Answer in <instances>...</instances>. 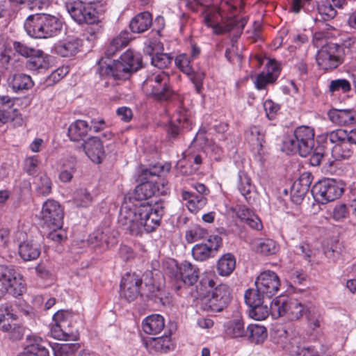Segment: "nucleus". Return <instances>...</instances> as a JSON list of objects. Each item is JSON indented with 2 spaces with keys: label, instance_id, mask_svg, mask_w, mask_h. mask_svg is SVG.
Instances as JSON below:
<instances>
[{
  "label": "nucleus",
  "instance_id": "f257e3e1",
  "mask_svg": "<svg viewBox=\"0 0 356 356\" xmlns=\"http://www.w3.org/2000/svg\"><path fill=\"white\" fill-rule=\"evenodd\" d=\"M163 209L158 203L153 207L149 204L124 203L120 210L118 223L132 235L140 234L143 230L150 233L160 225Z\"/></svg>",
  "mask_w": 356,
  "mask_h": 356
},
{
  "label": "nucleus",
  "instance_id": "f03ea898",
  "mask_svg": "<svg viewBox=\"0 0 356 356\" xmlns=\"http://www.w3.org/2000/svg\"><path fill=\"white\" fill-rule=\"evenodd\" d=\"M26 33L34 38H49L58 35L63 24L54 15L40 13L29 15L24 24Z\"/></svg>",
  "mask_w": 356,
  "mask_h": 356
},
{
  "label": "nucleus",
  "instance_id": "7ed1b4c3",
  "mask_svg": "<svg viewBox=\"0 0 356 356\" xmlns=\"http://www.w3.org/2000/svg\"><path fill=\"white\" fill-rule=\"evenodd\" d=\"M29 309V307L24 305V302L20 300L0 306V330L7 333L9 339L19 340L24 334L22 327L16 323L11 324L10 319L16 320L19 312L28 315Z\"/></svg>",
  "mask_w": 356,
  "mask_h": 356
},
{
  "label": "nucleus",
  "instance_id": "20e7f679",
  "mask_svg": "<svg viewBox=\"0 0 356 356\" xmlns=\"http://www.w3.org/2000/svg\"><path fill=\"white\" fill-rule=\"evenodd\" d=\"M65 8L71 17L79 24L83 23L94 25L88 29L87 32L94 35L101 32L102 26L99 19L96 9L83 0H67Z\"/></svg>",
  "mask_w": 356,
  "mask_h": 356
},
{
  "label": "nucleus",
  "instance_id": "39448f33",
  "mask_svg": "<svg viewBox=\"0 0 356 356\" xmlns=\"http://www.w3.org/2000/svg\"><path fill=\"white\" fill-rule=\"evenodd\" d=\"M165 274L171 279L176 290L184 286H193L199 278V268L188 261H184L179 265L175 260L166 263Z\"/></svg>",
  "mask_w": 356,
  "mask_h": 356
},
{
  "label": "nucleus",
  "instance_id": "423d86ee",
  "mask_svg": "<svg viewBox=\"0 0 356 356\" xmlns=\"http://www.w3.org/2000/svg\"><path fill=\"white\" fill-rule=\"evenodd\" d=\"M143 89L147 96L160 102L169 101L174 95L169 74L163 71L148 76L143 83Z\"/></svg>",
  "mask_w": 356,
  "mask_h": 356
},
{
  "label": "nucleus",
  "instance_id": "0eeeda50",
  "mask_svg": "<svg viewBox=\"0 0 356 356\" xmlns=\"http://www.w3.org/2000/svg\"><path fill=\"white\" fill-rule=\"evenodd\" d=\"M314 129L309 126H299L296 128L293 135L284 141V147L291 152H298L300 156L310 155L315 145Z\"/></svg>",
  "mask_w": 356,
  "mask_h": 356
},
{
  "label": "nucleus",
  "instance_id": "6e6552de",
  "mask_svg": "<svg viewBox=\"0 0 356 356\" xmlns=\"http://www.w3.org/2000/svg\"><path fill=\"white\" fill-rule=\"evenodd\" d=\"M24 291L22 276L13 267L0 265V298L6 293L21 296Z\"/></svg>",
  "mask_w": 356,
  "mask_h": 356
},
{
  "label": "nucleus",
  "instance_id": "1a4fd4ad",
  "mask_svg": "<svg viewBox=\"0 0 356 356\" xmlns=\"http://www.w3.org/2000/svg\"><path fill=\"white\" fill-rule=\"evenodd\" d=\"M315 200L326 204L339 198L343 193L342 184L333 179H325L318 181L312 189Z\"/></svg>",
  "mask_w": 356,
  "mask_h": 356
},
{
  "label": "nucleus",
  "instance_id": "9d476101",
  "mask_svg": "<svg viewBox=\"0 0 356 356\" xmlns=\"http://www.w3.org/2000/svg\"><path fill=\"white\" fill-rule=\"evenodd\" d=\"M231 300L230 291L226 284L216 287L211 296L202 299L203 309L207 312H219L227 305Z\"/></svg>",
  "mask_w": 356,
  "mask_h": 356
},
{
  "label": "nucleus",
  "instance_id": "9b49d317",
  "mask_svg": "<svg viewBox=\"0 0 356 356\" xmlns=\"http://www.w3.org/2000/svg\"><path fill=\"white\" fill-rule=\"evenodd\" d=\"M41 218L44 226L49 229H60L63 224L61 206L54 200H47L43 203Z\"/></svg>",
  "mask_w": 356,
  "mask_h": 356
},
{
  "label": "nucleus",
  "instance_id": "f8f14e48",
  "mask_svg": "<svg viewBox=\"0 0 356 356\" xmlns=\"http://www.w3.org/2000/svg\"><path fill=\"white\" fill-rule=\"evenodd\" d=\"M256 288L264 297L270 299L275 295L280 286V278L277 275L270 270L261 273L255 281Z\"/></svg>",
  "mask_w": 356,
  "mask_h": 356
},
{
  "label": "nucleus",
  "instance_id": "ddd939ff",
  "mask_svg": "<svg viewBox=\"0 0 356 356\" xmlns=\"http://www.w3.org/2000/svg\"><path fill=\"white\" fill-rule=\"evenodd\" d=\"M147 277L151 280L145 283V288L141 289L143 296L152 300L156 303H163V290L161 286L163 275L159 270L147 272Z\"/></svg>",
  "mask_w": 356,
  "mask_h": 356
},
{
  "label": "nucleus",
  "instance_id": "4468645a",
  "mask_svg": "<svg viewBox=\"0 0 356 356\" xmlns=\"http://www.w3.org/2000/svg\"><path fill=\"white\" fill-rule=\"evenodd\" d=\"M142 279L136 273H127L120 284L121 296L128 302L135 300L139 296H143Z\"/></svg>",
  "mask_w": 356,
  "mask_h": 356
},
{
  "label": "nucleus",
  "instance_id": "2eb2a0df",
  "mask_svg": "<svg viewBox=\"0 0 356 356\" xmlns=\"http://www.w3.org/2000/svg\"><path fill=\"white\" fill-rule=\"evenodd\" d=\"M339 49V47L334 44L322 47L316 54L318 65L325 70L337 68L341 63Z\"/></svg>",
  "mask_w": 356,
  "mask_h": 356
},
{
  "label": "nucleus",
  "instance_id": "dca6fc26",
  "mask_svg": "<svg viewBox=\"0 0 356 356\" xmlns=\"http://www.w3.org/2000/svg\"><path fill=\"white\" fill-rule=\"evenodd\" d=\"M99 65V72L101 76H111L115 79H127L133 73L120 58L113 61L112 63H106L102 59Z\"/></svg>",
  "mask_w": 356,
  "mask_h": 356
},
{
  "label": "nucleus",
  "instance_id": "f3484780",
  "mask_svg": "<svg viewBox=\"0 0 356 356\" xmlns=\"http://www.w3.org/2000/svg\"><path fill=\"white\" fill-rule=\"evenodd\" d=\"M222 245V238L218 235L209 236L205 244H196L192 249L193 258L197 261H205Z\"/></svg>",
  "mask_w": 356,
  "mask_h": 356
},
{
  "label": "nucleus",
  "instance_id": "a211bd4d",
  "mask_svg": "<svg viewBox=\"0 0 356 356\" xmlns=\"http://www.w3.org/2000/svg\"><path fill=\"white\" fill-rule=\"evenodd\" d=\"M175 63L176 66L184 74L189 76L195 84L196 90L199 92L202 88V81L204 77L202 73H194L190 57L186 54H181L176 56Z\"/></svg>",
  "mask_w": 356,
  "mask_h": 356
},
{
  "label": "nucleus",
  "instance_id": "6ab92c4d",
  "mask_svg": "<svg viewBox=\"0 0 356 356\" xmlns=\"http://www.w3.org/2000/svg\"><path fill=\"white\" fill-rule=\"evenodd\" d=\"M26 346L20 356H49V351L45 346L47 342L42 337L31 334L26 337Z\"/></svg>",
  "mask_w": 356,
  "mask_h": 356
},
{
  "label": "nucleus",
  "instance_id": "aec40b11",
  "mask_svg": "<svg viewBox=\"0 0 356 356\" xmlns=\"http://www.w3.org/2000/svg\"><path fill=\"white\" fill-rule=\"evenodd\" d=\"M312 175L305 172L299 179L294 181L291 188V197L293 202L300 204L310 188Z\"/></svg>",
  "mask_w": 356,
  "mask_h": 356
},
{
  "label": "nucleus",
  "instance_id": "412c9836",
  "mask_svg": "<svg viewBox=\"0 0 356 356\" xmlns=\"http://www.w3.org/2000/svg\"><path fill=\"white\" fill-rule=\"evenodd\" d=\"M81 147L85 154L95 163H100L104 157V149L102 142L97 137L92 136L85 140Z\"/></svg>",
  "mask_w": 356,
  "mask_h": 356
},
{
  "label": "nucleus",
  "instance_id": "4be33fe9",
  "mask_svg": "<svg viewBox=\"0 0 356 356\" xmlns=\"http://www.w3.org/2000/svg\"><path fill=\"white\" fill-rule=\"evenodd\" d=\"M233 211L237 217L245 222L250 228L257 231L263 229V224L260 218L252 210L244 205H237Z\"/></svg>",
  "mask_w": 356,
  "mask_h": 356
},
{
  "label": "nucleus",
  "instance_id": "5701e85b",
  "mask_svg": "<svg viewBox=\"0 0 356 356\" xmlns=\"http://www.w3.org/2000/svg\"><path fill=\"white\" fill-rule=\"evenodd\" d=\"M26 63V67L37 73H42L50 67L49 56L42 50L36 49Z\"/></svg>",
  "mask_w": 356,
  "mask_h": 356
},
{
  "label": "nucleus",
  "instance_id": "b1692460",
  "mask_svg": "<svg viewBox=\"0 0 356 356\" xmlns=\"http://www.w3.org/2000/svg\"><path fill=\"white\" fill-rule=\"evenodd\" d=\"M346 0H321L318 3V12L324 21L334 18L337 14L336 8H342Z\"/></svg>",
  "mask_w": 356,
  "mask_h": 356
},
{
  "label": "nucleus",
  "instance_id": "393cba45",
  "mask_svg": "<svg viewBox=\"0 0 356 356\" xmlns=\"http://www.w3.org/2000/svg\"><path fill=\"white\" fill-rule=\"evenodd\" d=\"M81 46V40L77 38H69L67 40L59 41L56 44L55 52L63 56L70 57L74 56Z\"/></svg>",
  "mask_w": 356,
  "mask_h": 356
},
{
  "label": "nucleus",
  "instance_id": "a878e982",
  "mask_svg": "<svg viewBox=\"0 0 356 356\" xmlns=\"http://www.w3.org/2000/svg\"><path fill=\"white\" fill-rule=\"evenodd\" d=\"M19 254L26 261H32L38 258L41 252L40 244L35 240H26L19 245Z\"/></svg>",
  "mask_w": 356,
  "mask_h": 356
},
{
  "label": "nucleus",
  "instance_id": "bb28decb",
  "mask_svg": "<svg viewBox=\"0 0 356 356\" xmlns=\"http://www.w3.org/2000/svg\"><path fill=\"white\" fill-rule=\"evenodd\" d=\"M8 85L15 92H24L31 89L34 82L31 76L24 73H17L9 78Z\"/></svg>",
  "mask_w": 356,
  "mask_h": 356
},
{
  "label": "nucleus",
  "instance_id": "cd10ccee",
  "mask_svg": "<svg viewBox=\"0 0 356 356\" xmlns=\"http://www.w3.org/2000/svg\"><path fill=\"white\" fill-rule=\"evenodd\" d=\"M330 120L339 125L356 123V111L353 109H335L328 113Z\"/></svg>",
  "mask_w": 356,
  "mask_h": 356
},
{
  "label": "nucleus",
  "instance_id": "c85d7f7f",
  "mask_svg": "<svg viewBox=\"0 0 356 356\" xmlns=\"http://www.w3.org/2000/svg\"><path fill=\"white\" fill-rule=\"evenodd\" d=\"M181 198L185 202L188 209L193 213H197L207 202V199L204 195H197L187 191L181 192Z\"/></svg>",
  "mask_w": 356,
  "mask_h": 356
},
{
  "label": "nucleus",
  "instance_id": "c756f323",
  "mask_svg": "<svg viewBox=\"0 0 356 356\" xmlns=\"http://www.w3.org/2000/svg\"><path fill=\"white\" fill-rule=\"evenodd\" d=\"M246 23L247 19L245 17L239 19L235 16H230L225 24L222 25L217 24L214 26L215 33L222 34L232 31H236L237 34H241Z\"/></svg>",
  "mask_w": 356,
  "mask_h": 356
},
{
  "label": "nucleus",
  "instance_id": "7c9ffc66",
  "mask_svg": "<svg viewBox=\"0 0 356 356\" xmlns=\"http://www.w3.org/2000/svg\"><path fill=\"white\" fill-rule=\"evenodd\" d=\"M160 193L156 181L147 180L138 184L134 190V197L138 200H146Z\"/></svg>",
  "mask_w": 356,
  "mask_h": 356
},
{
  "label": "nucleus",
  "instance_id": "2f4dec72",
  "mask_svg": "<svg viewBox=\"0 0 356 356\" xmlns=\"http://www.w3.org/2000/svg\"><path fill=\"white\" fill-rule=\"evenodd\" d=\"M143 331L149 334H157L165 327L164 318L160 314H152L142 322Z\"/></svg>",
  "mask_w": 356,
  "mask_h": 356
},
{
  "label": "nucleus",
  "instance_id": "473e14b6",
  "mask_svg": "<svg viewBox=\"0 0 356 356\" xmlns=\"http://www.w3.org/2000/svg\"><path fill=\"white\" fill-rule=\"evenodd\" d=\"M152 23V15L149 12H143L131 19L129 27L132 32L140 33L148 30Z\"/></svg>",
  "mask_w": 356,
  "mask_h": 356
},
{
  "label": "nucleus",
  "instance_id": "72a5a7b5",
  "mask_svg": "<svg viewBox=\"0 0 356 356\" xmlns=\"http://www.w3.org/2000/svg\"><path fill=\"white\" fill-rule=\"evenodd\" d=\"M131 39V35L128 31H121L119 35L113 38L110 42L106 49L105 55L107 57L113 56L122 48L125 47L129 44Z\"/></svg>",
  "mask_w": 356,
  "mask_h": 356
},
{
  "label": "nucleus",
  "instance_id": "f704fd0d",
  "mask_svg": "<svg viewBox=\"0 0 356 356\" xmlns=\"http://www.w3.org/2000/svg\"><path fill=\"white\" fill-rule=\"evenodd\" d=\"M255 251L264 256L275 254L279 248L276 242L270 238H257L252 242Z\"/></svg>",
  "mask_w": 356,
  "mask_h": 356
},
{
  "label": "nucleus",
  "instance_id": "c9c22d12",
  "mask_svg": "<svg viewBox=\"0 0 356 356\" xmlns=\"http://www.w3.org/2000/svg\"><path fill=\"white\" fill-rule=\"evenodd\" d=\"M89 125L83 120H77L68 127V136L72 141H80L88 133Z\"/></svg>",
  "mask_w": 356,
  "mask_h": 356
},
{
  "label": "nucleus",
  "instance_id": "e433bc0d",
  "mask_svg": "<svg viewBox=\"0 0 356 356\" xmlns=\"http://www.w3.org/2000/svg\"><path fill=\"white\" fill-rule=\"evenodd\" d=\"M238 188L241 194L245 197L248 204H252L254 198L252 197L253 186L249 176L243 171L238 172Z\"/></svg>",
  "mask_w": 356,
  "mask_h": 356
},
{
  "label": "nucleus",
  "instance_id": "4c0bfd02",
  "mask_svg": "<svg viewBox=\"0 0 356 356\" xmlns=\"http://www.w3.org/2000/svg\"><path fill=\"white\" fill-rule=\"evenodd\" d=\"M236 267L235 257L231 253L223 254L218 261L217 271L221 276H229Z\"/></svg>",
  "mask_w": 356,
  "mask_h": 356
},
{
  "label": "nucleus",
  "instance_id": "58836bf2",
  "mask_svg": "<svg viewBox=\"0 0 356 356\" xmlns=\"http://www.w3.org/2000/svg\"><path fill=\"white\" fill-rule=\"evenodd\" d=\"M33 184L35 191L38 195L47 196L51 193L52 181L46 173L37 176Z\"/></svg>",
  "mask_w": 356,
  "mask_h": 356
},
{
  "label": "nucleus",
  "instance_id": "ea45409f",
  "mask_svg": "<svg viewBox=\"0 0 356 356\" xmlns=\"http://www.w3.org/2000/svg\"><path fill=\"white\" fill-rule=\"evenodd\" d=\"M246 338L254 343H260L267 337L266 328L259 324H250L246 329Z\"/></svg>",
  "mask_w": 356,
  "mask_h": 356
},
{
  "label": "nucleus",
  "instance_id": "a19ab883",
  "mask_svg": "<svg viewBox=\"0 0 356 356\" xmlns=\"http://www.w3.org/2000/svg\"><path fill=\"white\" fill-rule=\"evenodd\" d=\"M309 306H305L298 300L289 298L286 318L290 321L300 319L303 314H306V309Z\"/></svg>",
  "mask_w": 356,
  "mask_h": 356
},
{
  "label": "nucleus",
  "instance_id": "79ce46f5",
  "mask_svg": "<svg viewBox=\"0 0 356 356\" xmlns=\"http://www.w3.org/2000/svg\"><path fill=\"white\" fill-rule=\"evenodd\" d=\"M289 298L277 296L273 300L270 306V314L273 318L286 316Z\"/></svg>",
  "mask_w": 356,
  "mask_h": 356
},
{
  "label": "nucleus",
  "instance_id": "37998d69",
  "mask_svg": "<svg viewBox=\"0 0 356 356\" xmlns=\"http://www.w3.org/2000/svg\"><path fill=\"white\" fill-rule=\"evenodd\" d=\"M120 58L132 72L137 71L141 67L142 57L139 53L133 50L128 49Z\"/></svg>",
  "mask_w": 356,
  "mask_h": 356
},
{
  "label": "nucleus",
  "instance_id": "c03bdc74",
  "mask_svg": "<svg viewBox=\"0 0 356 356\" xmlns=\"http://www.w3.org/2000/svg\"><path fill=\"white\" fill-rule=\"evenodd\" d=\"M71 318V312L65 310H59L53 316L54 322L59 323V326L61 327L70 339H72V335L73 334L72 331L70 330Z\"/></svg>",
  "mask_w": 356,
  "mask_h": 356
},
{
  "label": "nucleus",
  "instance_id": "a18cd8bd",
  "mask_svg": "<svg viewBox=\"0 0 356 356\" xmlns=\"http://www.w3.org/2000/svg\"><path fill=\"white\" fill-rule=\"evenodd\" d=\"M306 317L307 318L309 327L315 330L319 327L323 321L322 312L314 305H309L306 309Z\"/></svg>",
  "mask_w": 356,
  "mask_h": 356
},
{
  "label": "nucleus",
  "instance_id": "49530a36",
  "mask_svg": "<svg viewBox=\"0 0 356 356\" xmlns=\"http://www.w3.org/2000/svg\"><path fill=\"white\" fill-rule=\"evenodd\" d=\"M15 102L14 98L8 95L0 96V122L6 123L12 118L10 110H13Z\"/></svg>",
  "mask_w": 356,
  "mask_h": 356
},
{
  "label": "nucleus",
  "instance_id": "de8ad7c7",
  "mask_svg": "<svg viewBox=\"0 0 356 356\" xmlns=\"http://www.w3.org/2000/svg\"><path fill=\"white\" fill-rule=\"evenodd\" d=\"M225 331L227 334L232 338L245 337L247 334L244 323L240 319L228 322L226 325Z\"/></svg>",
  "mask_w": 356,
  "mask_h": 356
},
{
  "label": "nucleus",
  "instance_id": "09e8293b",
  "mask_svg": "<svg viewBox=\"0 0 356 356\" xmlns=\"http://www.w3.org/2000/svg\"><path fill=\"white\" fill-rule=\"evenodd\" d=\"M246 134L249 142L256 145L258 150L261 149L263 143L265 142L264 129L260 127L253 126L248 129Z\"/></svg>",
  "mask_w": 356,
  "mask_h": 356
},
{
  "label": "nucleus",
  "instance_id": "8fccbe9b",
  "mask_svg": "<svg viewBox=\"0 0 356 356\" xmlns=\"http://www.w3.org/2000/svg\"><path fill=\"white\" fill-rule=\"evenodd\" d=\"M51 348L55 356H68L74 354L80 345L77 343H55Z\"/></svg>",
  "mask_w": 356,
  "mask_h": 356
},
{
  "label": "nucleus",
  "instance_id": "3c124183",
  "mask_svg": "<svg viewBox=\"0 0 356 356\" xmlns=\"http://www.w3.org/2000/svg\"><path fill=\"white\" fill-rule=\"evenodd\" d=\"M92 195L86 188H79L74 193L73 201L79 207H88L92 204Z\"/></svg>",
  "mask_w": 356,
  "mask_h": 356
},
{
  "label": "nucleus",
  "instance_id": "603ef678",
  "mask_svg": "<svg viewBox=\"0 0 356 356\" xmlns=\"http://www.w3.org/2000/svg\"><path fill=\"white\" fill-rule=\"evenodd\" d=\"M352 147L345 143L341 145H335L332 150V154L336 160H348L353 155Z\"/></svg>",
  "mask_w": 356,
  "mask_h": 356
},
{
  "label": "nucleus",
  "instance_id": "864d4df0",
  "mask_svg": "<svg viewBox=\"0 0 356 356\" xmlns=\"http://www.w3.org/2000/svg\"><path fill=\"white\" fill-rule=\"evenodd\" d=\"M270 314V307L265 302L253 306L249 309V316L256 321L266 319Z\"/></svg>",
  "mask_w": 356,
  "mask_h": 356
},
{
  "label": "nucleus",
  "instance_id": "5fc2aeb1",
  "mask_svg": "<svg viewBox=\"0 0 356 356\" xmlns=\"http://www.w3.org/2000/svg\"><path fill=\"white\" fill-rule=\"evenodd\" d=\"M351 90L349 81L346 79H337L332 80L329 85V91L332 94L346 93Z\"/></svg>",
  "mask_w": 356,
  "mask_h": 356
},
{
  "label": "nucleus",
  "instance_id": "6e6d98bb",
  "mask_svg": "<svg viewBox=\"0 0 356 356\" xmlns=\"http://www.w3.org/2000/svg\"><path fill=\"white\" fill-rule=\"evenodd\" d=\"M208 236L207 231L199 225H193L186 232V240L188 243H193L203 239Z\"/></svg>",
  "mask_w": 356,
  "mask_h": 356
},
{
  "label": "nucleus",
  "instance_id": "4d7b16f0",
  "mask_svg": "<svg viewBox=\"0 0 356 356\" xmlns=\"http://www.w3.org/2000/svg\"><path fill=\"white\" fill-rule=\"evenodd\" d=\"M216 282L209 276L205 275L201 278L199 285L197 286V291L200 296H205L207 293L213 291L216 288Z\"/></svg>",
  "mask_w": 356,
  "mask_h": 356
},
{
  "label": "nucleus",
  "instance_id": "13d9d810",
  "mask_svg": "<svg viewBox=\"0 0 356 356\" xmlns=\"http://www.w3.org/2000/svg\"><path fill=\"white\" fill-rule=\"evenodd\" d=\"M245 302L249 308L265 302V298L261 293L256 289H248L244 295Z\"/></svg>",
  "mask_w": 356,
  "mask_h": 356
},
{
  "label": "nucleus",
  "instance_id": "bf43d9fd",
  "mask_svg": "<svg viewBox=\"0 0 356 356\" xmlns=\"http://www.w3.org/2000/svg\"><path fill=\"white\" fill-rule=\"evenodd\" d=\"M178 122V124H175L174 122H170L169 125L167 127V133L172 137H176L179 133L180 128H188V119L186 116H179L176 119Z\"/></svg>",
  "mask_w": 356,
  "mask_h": 356
},
{
  "label": "nucleus",
  "instance_id": "052dcab7",
  "mask_svg": "<svg viewBox=\"0 0 356 356\" xmlns=\"http://www.w3.org/2000/svg\"><path fill=\"white\" fill-rule=\"evenodd\" d=\"M40 163L39 156L33 155L26 157L24 162V170L31 176H33L38 171Z\"/></svg>",
  "mask_w": 356,
  "mask_h": 356
},
{
  "label": "nucleus",
  "instance_id": "680f3d73",
  "mask_svg": "<svg viewBox=\"0 0 356 356\" xmlns=\"http://www.w3.org/2000/svg\"><path fill=\"white\" fill-rule=\"evenodd\" d=\"M346 129H336L326 134V140H330L331 143L341 145L346 141L347 137Z\"/></svg>",
  "mask_w": 356,
  "mask_h": 356
},
{
  "label": "nucleus",
  "instance_id": "e2e57ef3",
  "mask_svg": "<svg viewBox=\"0 0 356 356\" xmlns=\"http://www.w3.org/2000/svg\"><path fill=\"white\" fill-rule=\"evenodd\" d=\"M172 57L168 54L160 53L153 56L151 58L152 64L160 69L167 67L171 63Z\"/></svg>",
  "mask_w": 356,
  "mask_h": 356
},
{
  "label": "nucleus",
  "instance_id": "0e129e2a",
  "mask_svg": "<svg viewBox=\"0 0 356 356\" xmlns=\"http://www.w3.org/2000/svg\"><path fill=\"white\" fill-rule=\"evenodd\" d=\"M261 73L266 74V76L271 77L272 80L276 81L280 74V68L275 61L269 60L266 65L265 70Z\"/></svg>",
  "mask_w": 356,
  "mask_h": 356
},
{
  "label": "nucleus",
  "instance_id": "69168bd1",
  "mask_svg": "<svg viewBox=\"0 0 356 356\" xmlns=\"http://www.w3.org/2000/svg\"><path fill=\"white\" fill-rule=\"evenodd\" d=\"M275 80H272L271 77L266 76V74L259 73L254 81V86L258 90H266L267 86L275 83Z\"/></svg>",
  "mask_w": 356,
  "mask_h": 356
},
{
  "label": "nucleus",
  "instance_id": "338daca9",
  "mask_svg": "<svg viewBox=\"0 0 356 356\" xmlns=\"http://www.w3.org/2000/svg\"><path fill=\"white\" fill-rule=\"evenodd\" d=\"M264 108L267 118L270 120L275 118L280 108L278 104L275 103L270 99H267L264 102Z\"/></svg>",
  "mask_w": 356,
  "mask_h": 356
},
{
  "label": "nucleus",
  "instance_id": "774afa93",
  "mask_svg": "<svg viewBox=\"0 0 356 356\" xmlns=\"http://www.w3.org/2000/svg\"><path fill=\"white\" fill-rule=\"evenodd\" d=\"M69 72L67 67H58L55 70L47 77V81L51 83H56L65 77Z\"/></svg>",
  "mask_w": 356,
  "mask_h": 356
}]
</instances>
